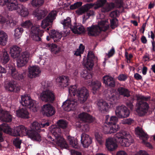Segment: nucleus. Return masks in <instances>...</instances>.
<instances>
[{
    "instance_id": "3",
    "label": "nucleus",
    "mask_w": 155,
    "mask_h": 155,
    "mask_svg": "<svg viewBox=\"0 0 155 155\" xmlns=\"http://www.w3.org/2000/svg\"><path fill=\"white\" fill-rule=\"evenodd\" d=\"M49 123L47 122L45 123H41V124L37 122H34L32 124L31 130H29L27 134L29 137L32 140L40 142L41 140V137L39 133L41 130V128L45 127L48 126Z\"/></svg>"
},
{
    "instance_id": "58",
    "label": "nucleus",
    "mask_w": 155,
    "mask_h": 155,
    "mask_svg": "<svg viewBox=\"0 0 155 155\" xmlns=\"http://www.w3.org/2000/svg\"><path fill=\"white\" fill-rule=\"evenodd\" d=\"M150 99V97H146L144 96H141L137 97V101H142L143 102H147L146 101H148Z\"/></svg>"
},
{
    "instance_id": "56",
    "label": "nucleus",
    "mask_w": 155,
    "mask_h": 155,
    "mask_svg": "<svg viewBox=\"0 0 155 155\" xmlns=\"http://www.w3.org/2000/svg\"><path fill=\"white\" fill-rule=\"evenodd\" d=\"M13 143L15 147L17 148L20 149V145L21 143V141L18 138L14 140Z\"/></svg>"
},
{
    "instance_id": "26",
    "label": "nucleus",
    "mask_w": 155,
    "mask_h": 155,
    "mask_svg": "<svg viewBox=\"0 0 155 155\" xmlns=\"http://www.w3.org/2000/svg\"><path fill=\"white\" fill-rule=\"evenodd\" d=\"M0 119L6 122H10L12 120V116L9 112L4 110L0 114Z\"/></svg>"
},
{
    "instance_id": "17",
    "label": "nucleus",
    "mask_w": 155,
    "mask_h": 155,
    "mask_svg": "<svg viewBox=\"0 0 155 155\" xmlns=\"http://www.w3.org/2000/svg\"><path fill=\"white\" fill-rule=\"evenodd\" d=\"M30 54L27 51L21 53L17 62L18 67L24 66L28 62L29 59Z\"/></svg>"
},
{
    "instance_id": "19",
    "label": "nucleus",
    "mask_w": 155,
    "mask_h": 155,
    "mask_svg": "<svg viewBox=\"0 0 155 155\" xmlns=\"http://www.w3.org/2000/svg\"><path fill=\"white\" fill-rule=\"evenodd\" d=\"M42 110L44 114L47 117H50L55 113V110L54 107L50 104H46L43 105L42 107Z\"/></svg>"
},
{
    "instance_id": "32",
    "label": "nucleus",
    "mask_w": 155,
    "mask_h": 155,
    "mask_svg": "<svg viewBox=\"0 0 155 155\" xmlns=\"http://www.w3.org/2000/svg\"><path fill=\"white\" fill-rule=\"evenodd\" d=\"M136 134L139 136L140 138L142 139L143 140H146L148 138V135L144 132L142 129L139 127H137L136 129Z\"/></svg>"
},
{
    "instance_id": "49",
    "label": "nucleus",
    "mask_w": 155,
    "mask_h": 155,
    "mask_svg": "<svg viewBox=\"0 0 155 155\" xmlns=\"http://www.w3.org/2000/svg\"><path fill=\"white\" fill-rule=\"evenodd\" d=\"M81 77L86 79H90L92 76V74L87 72V71H84L82 72Z\"/></svg>"
},
{
    "instance_id": "52",
    "label": "nucleus",
    "mask_w": 155,
    "mask_h": 155,
    "mask_svg": "<svg viewBox=\"0 0 155 155\" xmlns=\"http://www.w3.org/2000/svg\"><path fill=\"white\" fill-rule=\"evenodd\" d=\"M21 25L23 27L28 28L32 26V23L30 21L28 20L22 23Z\"/></svg>"
},
{
    "instance_id": "59",
    "label": "nucleus",
    "mask_w": 155,
    "mask_h": 155,
    "mask_svg": "<svg viewBox=\"0 0 155 155\" xmlns=\"http://www.w3.org/2000/svg\"><path fill=\"white\" fill-rule=\"evenodd\" d=\"M106 2V0H99L97 4V8L101 7L103 6Z\"/></svg>"
},
{
    "instance_id": "40",
    "label": "nucleus",
    "mask_w": 155,
    "mask_h": 155,
    "mask_svg": "<svg viewBox=\"0 0 155 155\" xmlns=\"http://www.w3.org/2000/svg\"><path fill=\"white\" fill-rule=\"evenodd\" d=\"M68 138L70 144L71 145L73 148L75 149L79 148V146L78 145L76 139H74V137L69 136L68 137Z\"/></svg>"
},
{
    "instance_id": "9",
    "label": "nucleus",
    "mask_w": 155,
    "mask_h": 155,
    "mask_svg": "<svg viewBox=\"0 0 155 155\" xmlns=\"http://www.w3.org/2000/svg\"><path fill=\"white\" fill-rule=\"evenodd\" d=\"M94 5V4L91 3L87 4L79 8L76 11V12L79 15H81L86 12V14L84 15V18L87 20L91 16L94 15V13L93 10H89V9L92 8Z\"/></svg>"
},
{
    "instance_id": "28",
    "label": "nucleus",
    "mask_w": 155,
    "mask_h": 155,
    "mask_svg": "<svg viewBox=\"0 0 155 155\" xmlns=\"http://www.w3.org/2000/svg\"><path fill=\"white\" fill-rule=\"evenodd\" d=\"M16 114L18 117L23 118H28L29 113L25 107L20 108L16 111Z\"/></svg>"
},
{
    "instance_id": "22",
    "label": "nucleus",
    "mask_w": 155,
    "mask_h": 155,
    "mask_svg": "<svg viewBox=\"0 0 155 155\" xmlns=\"http://www.w3.org/2000/svg\"><path fill=\"white\" fill-rule=\"evenodd\" d=\"M81 142L84 147H87L91 143V139L89 135L83 133L81 136Z\"/></svg>"
},
{
    "instance_id": "4",
    "label": "nucleus",
    "mask_w": 155,
    "mask_h": 155,
    "mask_svg": "<svg viewBox=\"0 0 155 155\" xmlns=\"http://www.w3.org/2000/svg\"><path fill=\"white\" fill-rule=\"evenodd\" d=\"M115 141L124 146L128 147L133 142V140L129 132L122 130L114 136Z\"/></svg>"
},
{
    "instance_id": "46",
    "label": "nucleus",
    "mask_w": 155,
    "mask_h": 155,
    "mask_svg": "<svg viewBox=\"0 0 155 155\" xmlns=\"http://www.w3.org/2000/svg\"><path fill=\"white\" fill-rule=\"evenodd\" d=\"M115 7V4L113 2H110L107 4L105 7L103 9V12H107L113 9Z\"/></svg>"
},
{
    "instance_id": "8",
    "label": "nucleus",
    "mask_w": 155,
    "mask_h": 155,
    "mask_svg": "<svg viewBox=\"0 0 155 155\" xmlns=\"http://www.w3.org/2000/svg\"><path fill=\"white\" fill-rule=\"evenodd\" d=\"M21 98L20 103L23 106L27 107L34 112L37 111L38 107L37 103L33 101L30 97L25 95L21 96Z\"/></svg>"
},
{
    "instance_id": "25",
    "label": "nucleus",
    "mask_w": 155,
    "mask_h": 155,
    "mask_svg": "<svg viewBox=\"0 0 155 155\" xmlns=\"http://www.w3.org/2000/svg\"><path fill=\"white\" fill-rule=\"evenodd\" d=\"M9 68L11 72L12 76L13 78L18 80H22L23 79L24 73L18 72L16 70L15 68L12 66Z\"/></svg>"
},
{
    "instance_id": "23",
    "label": "nucleus",
    "mask_w": 155,
    "mask_h": 155,
    "mask_svg": "<svg viewBox=\"0 0 155 155\" xmlns=\"http://www.w3.org/2000/svg\"><path fill=\"white\" fill-rule=\"evenodd\" d=\"M103 83L106 85L110 87H114L115 86L114 78L109 75H106L103 78Z\"/></svg>"
},
{
    "instance_id": "64",
    "label": "nucleus",
    "mask_w": 155,
    "mask_h": 155,
    "mask_svg": "<svg viewBox=\"0 0 155 155\" xmlns=\"http://www.w3.org/2000/svg\"><path fill=\"white\" fill-rule=\"evenodd\" d=\"M134 77L137 80H141L142 78L141 76L138 73H135L134 74Z\"/></svg>"
},
{
    "instance_id": "50",
    "label": "nucleus",
    "mask_w": 155,
    "mask_h": 155,
    "mask_svg": "<svg viewBox=\"0 0 155 155\" xmlns=\"http://www.w3.org/2000/svg\"><path fill=\"white\" fill-rule=\"evenodd\" d=\"M81 77L86 79H90L92 76V74L87 72V71H84L82 72Z\"/></svg>"
},
{
    "instance_id": "5",
    "label": "nucleus",
    "mask_w": 155,
    "mask_h": 155,
    "mask_svg": "<svg viewBox=\"0 0 155 155\" xmlns=\"http://www.w3.org/2000/svg\"><path fill=\"white\" fill-rule=\"evenodd\" d=\"M51 131L56 140V143L61 147L67 149L68 145L64 139L61 136V129L57 125H53L50 127Z\"/></svg>"
},
{
    "instance_id": "34",
    "label": "nucleus",
    "mask_w": 155,
    "mask_h": 155,
    "mask_svg": "<svg viewBox=\"0 0 155 155\" xmlns=\"http://www.w3.org/2000/svg\"><path fill=\"white\" fill-rule=\"evenodd\" d=\"M91 87L93 91V93L95 94L100 88L101 86V82L98 81H92L91 82Z\"/></svg>"
},
{
    "instance_id": "51",
    "label": "nucleus",
    "mask_w": 155,
    "mask_h": 155,
    "mask_svg": "<svg viewBox=\"0 0 155 155\" xmlns=\"http://www.w3.org/2000/svg\"><path fill=\"white\" fill-rule=\"evenodd\" d=\"M44 2V0H32L31 3L33 6L37 7L43 5Z\"/></svg>"
},
{
    "instance_id": "63",
    "label": "nucleus",
    "mask_w": 155,
    "mask_h": 155,
    "mask_svg": "<svg viewBox=\"0 0 155 155\" xmlns=\"http://www.w3.org/2000/svg\"><path fill=\"white\" fill-rule=\"evenodd\" d=\"M135 155H149V154L146 151L141 150L136 153Z\"/></svg>"
},
{
    "instance_id": "43",
    "label": "nucleus",
    "mask_w": 155,
    "mask_h": 155,
    "mask_svg": "<svg viewBox=\"0 0 155 155\" xmlns=\"http://www.w3.org/2000/svg\"><path fill=\"white\" fill-rule=\"evenodd\" d=\"M67 125L68 123L65 120H60L57 122V125L61 129H65L67 127Z\"/></svg>"
},
{
    "instance_id": "38",
    "label": "nucleus",
    "mask_w": 155,
    "mask_h": 155,
    "mask_svg": "<svg viewBox=\"0 0 155 155\" xmlns=\"http://www.w3.org/2000/svg\"><path fill=\"white\" fill-rule=\"evenodd\" d=\"M61 23L63 25L64 28L67 29L68 28L72 27L71 25V20L69 17H67L66 18L64 19L61 21Z\"/></svg>"
},
{
    "instance_id": "35",
    "label": "nucleus",
    "mask_w": 155,
    "mask_h": 155,
    "mask_svg": "<svg viewBox=\"0 0 155 155\" xmlns=\"http://www.w3.org/2000/svg\"><path fill=\"white\" fill-rule=\"evenodd\" d=\"M117 91L120 95H123L124 97H129L130 96V91L123 87H119Z\"/></svg>"
},
{
    "instance_id": "54",
    "label": "nucleus",
    "mask_w": 155,
    "mask_h": 155,
    "mask_svg": "<svg viewBox=\"0 0 155 155\" xmlns=\"http://www.w3.org/2000/svg\"><path fill=\"white\" fill-rule=\"evenodd\" d=\"M82 4V2H77L74 4L71 5L70 6V8L72 10L76 9L81 6Z\"/></svg>"
},
{
    "instance_id": "7",
    "label": "nucleus",
    "mask_w": 155,
    "mask_h": 155,
    "mask_svg": "<svg viewBox=\"0 0 155 155\" xmlns=\"http://www.w3.org/2000/svg\"><path fill=\"white\" fill-rule=\"evenodd\" d=\"M105 22L101 21L98 24L101 27L96 25H92L91 26L87 27V30L88 35L89 36L96 37L99 35L102 31H105L108 28V27H106L104 29L103 28L105 26Z\"/></svg>"
},
{
    "instance_id": "60",
    "label": "nucleus",
    "mask_w": 155,
    "mask_h": 155,
    "mask_svg": "<svg viewBox=\"0 0 155 155\" xmlns=\"http://www.w3.org/2000/svg\"><path fill=\"white\" fill-rule=\"evenodd\" d=\"M41 84L42 87L44 89H46L48 87L50 86V83H48V81H43L41 83Z\"/></svg>"
},
{
    "instance_id": "20",
    "label": "nucleus",
    "mask_w": 155,
    "mask_h": 155,
    "mask_svg": "<svg viewBox=\"0 0 155 155\" xmlns=\"http://www.w3.org/2000/svg\"><path fill=\"white\" fill-rule=\"evenodd\" d=\"M71 30L74 34L78 35L84 33L85 32L84 27L79 24L75 23L74 25L71 27Z\"/></svg>"
},
{
    "instance_id": "48",
    "label": "nucleus",
    "mask_w": 155,
    "mask_h": 155,
    "mask_svg": "<svg viewBox=\"0 0 155 155\" xmlns=\"http://www.w3.org/2000/svg\"><path fill=\"white\" fill-rule=\"evenodd\" d=\"M9 127L10 128V130L8 131L7 130L6 131L8 132V133L10 132L11 135L13 136H18L20 135L16 127L13 130H12L9 126Z\"/></svg>"
},
{
    "instance_id": "31",
    "label": "nucleus",
    "mask_w": 155,
    "mask_h": 155,
    "mask_svg": "<svg viewBox=\"0 0 155 155\" xmlns=\"http://www.w3.org/2000/svg\"><path fill=\"white\" fill-rule=\"evenodd\" d=\"M59 85L63 87H66L69 85V78L66 76H60L58 79Z\"/></svg>"
},
{
    "instance_id": "53",
    "label": "nucleus",
    "mask_w": 155,
    "mask_h": 155,
    "mask_svg": "<svg viewBox=\"0 0 155 155\" xmlns=\"http://www.w3.org/2000/svg\"><path fill=\"white\" fill-rule=\"evenodd\" d=\"M118 20L116 18H113L110 20V27L112 29H114L117 27V23Z\"/></svg>"
},
{
    "instance_id": "29",
    "label": "nucleus",
    "mask_w": 155,
    "mask_h": 155,
    "mask_svg": "<svg viewBox=\"0 0 155 155\" xmlns=\"http://www.w3.org/2000/svg\"><path fill=\"white\" fill-rule=\"evenodd\" d=\"M106 145L109 150L113 151L117 147V144L111 138H108L106 140Z\"/></svg>"
},
{
    "instance_id": "55",
    "label": "nucleus",
    "mask_w": 155,
    "mask_h": 155,
    "mask_svg": "<svg viewBox=\"0 0 155 155\" xmlns=\"http://www.w3.org/2000/svg\"><path fill=\"white\" fill-rule=\"evenodd\" d=\"M134 100V98L131 97L129 99L127 102V106L131 110H132L133 108V103Z\"/></svg>"
},
{
    "instance_id": "13",
    "label": "nucleus",
    "mask_w": 155,
    "mask_h": 155,
    "mask_svg": "<svg viewBox=\"0 0 155 155\" xmlns=\"http://www.w3.org/2000/svg\"><path fill=\"white\" fill-rule=\"evenodd\" d=\"M44 31L41 30L39 27L32 26L31 28V38L35 41H40L41 40V37L43 35Z\"/></svg>"
},
{
    "instance_id": "11",
    "label": "nucleus",
    "mask_w": 155,
    "mask_h": 155,
    "mask_svg": "<svg viewBox=\"0 0 155 155\" xmlns=\"http://www.w3.org/2000/svg\"><path fill=\"white\" fill-rule=\"evenodd\" d=\"M149 108V104L147 102L137 101L136 110L139 116H143L147 113Z\"/></svg>"
},
{
    "instance_id": "30",
    "label": "nucleus",
    "mask_w": 155,
    "mask_h": 155,
    "mask_svg": "<svg viewBox=\"0 0 155 155\" xmlns=\"http://www.w3.org/2000/svg\"><path fill=\"white\" fill-rule=\"evenodd\" d=\"M51 38H52L54 42L59 41L62 37L61 34L58 32L54 30H51L49 33Z\"/></svg>"
},
{
    "instance_id": "27",
    "label": "nucleus",
    "mask_w": 155,
    "mask_h": 155,
    "mask_svg": "<svg viewBox=\"0 0 155 155\" xmlns=\"http://www.w3.org/2000/svg\"><path fill=\"white\" fill-rule=\"evenodd\" d=\"M97 105L99 110L102 113H105L108 111L109 106L106 101L100 100L98 101Z\"/></svg>"
},
{
    "instance_id": "42",
    "label": "nucleus",
    "mask_w": 155,
    "mask_h": 155,
    "mask_svg": "<svg viewBox=\"0 0 155 155\" xmlns=\"http://www.w3.org/2000/svg\"><path fill=\"white\" fill-rule=\"evenodd\" d=\"M18 130L20 135L22 134H25L27 135L29 130L23 125H20L16 127Z\"/></svg>"
},
{
    "instance_id": "24",
    "label": "nucleus",
    "mask_w": 155,
    "mask_h": 155,
    "mask_svg": "<svg viewBox=\"0 0 155 155\" xmlns=\"http://www.w3.org/2000/svg\"><path fill=\"white\" fill-rule=\"evenodd\" d=\"M40 73L39 68L38 66H33L29 68L28 76L31 78L38 76Z\"/></svg>"
},
{
    "instance_id": "18",
    "label": "nucleus",
    "mask_w": 155,
    "mask_h": 155,
    "mask_svg": "<svg viewBox=\"0 0 155 155\" xmlns=\"http://www.w3.org/2000/svg\"><path fill=\"white\" fill-rule=\"evenodd\" d=\"M94 55L92 51H89L88 53L87 58L86 61L84 62L83 64L87 68H92L94 65Z\"/></svg>"
},
{
    "instance_id": "10",
    "label": "nucleus",
    "mask_w": 155,
    "mask_h": 155,
    "mask_svg": "<svg viewBox=\"0 0 155 155\" xmlns=\"http://www.w3.org/2000/svg\"><path fill=\"white\" fill-rule=\"evenodd\" d=\"M78 118L80 120L84 122V123L81 125V127L83 128V130L87 131L89 130V125L87 123H90L94 120L93 117L89 114L84 112H82L78 115Z\"/></svg>"
},
{
    "instance_id": "12",
    "label": "nucleus",
    "mask_w": 155,
    "mask_h": 155,
    "mask_svg": "<svg viewBox=\"0 0 155 155\" xmlns=\"http://www.w3.org/2000/svg\"><path fill=\"white\" fill-rule=\"evenodd\" d=\"M56 15V12H50L46 18L44 19L42 21L41 24V28L45 29L47 27L50 26L48 27L45 31L48 32L49 28H51V26L52 24L53 20L54 19Z\"/></svg>"
},
{
    "instance_id": "21",
    "label": "nucleus",
    "mask_w": 155,
    "mask_h": 155,
    "mask_svg": "<svg viewBox=\"0 0 155 155\" xmlns=\"http://www.w3.org/2000/svg\"><path fill=\"white\" fill-rule=\"evenodd\" d=\"M21 51V48L16 45H13L10 48V54L12 58H15L19 56Z\"/></svg>"
},
{
    "instance_id": "62",
    "label": "nucleus",
    "mask_w": 155,
    "mask_h": 155,
    "mask_svg": "<svg viewBox=\"0 0 155 155\" xmlns=\"http://www.w3.org/2000/svg\"><path fill=\"white\" fill-rule=\"evenodd\" d=\"M115 51L114 48L112 47V48L108 51V52L107 54V55L109 58L112 57L114 54Z\"/></svg>"
},
{
    "instance_id": "1",
    "label": "nucleus",
    "mask_w": 155,
    "mask_h": 155,
    "mask_svg": "<svg viewBox=\"0 0 155 155\" xmlns=\"http://www.w3.org/2000/svg\"><path fill=\"white\" fill-rule=\"evenodd\" d=\"M68 91L70 96L62 105L64 110L67 111L75 109V107L78 105V101L81 103H84L89 95L88 91L85 87L78 88L76 85L69 87Z\"/></svg>"
},
{
    "instance_id": "47",
    "label": "nucleus",
    "mask_w": 155,
    "mask_h": 155,
    "mask_svg": "<svg viewBox=\"0 0 155 155\" xmlns=\"http://www.w3.org/2000/svg\"><path fill=\"white\" fill-rule=\"evenodd\" d=\"M95 136L97 143L100 144H101L104 141L102 134L100 133L97 132L95 133Z\"/></svg>"
},
{
    "instance_id": "61",
    "label": "nucleus",
    "mask_w": 155,
    "mask_h": 155,
    "mask_svg": "<svg viewBox=\"0 0 155 155\" xmlns=\"http://www.w3.org/2000/svg\"><path fill=\"white\" fill-rule=\"evenodd\" d=\"M133 122V120L131 118H129L128 119L124 120L122 121V123L123 124L130 125Z\"/></svg>"
},
{
    "instance_id": "6",
    "label": "nucleus",
    "mask_w": 155,
    "mask_h": 155,
    "mask_svg": "<svg viewBox=\"0 0 155 155\" xmlns=\"http://www.w3.org/2000/svg\"><path fill=\"white\" fill-rule=\"evenodd\" d=\"M118 118L115 116H112L110 117L109 115L106 116L105 123L109 126L106 133H114L118 130L119 127L116 124Z\"/></svg>"
},
{
    "instance_id": "45",
    "label": "nucleus",
    "mask_w": 155,
    "mask_h": 155,
    "mask_svg": "<svg viewBox=\"0 0 155 155\" xmlns=\"http://www.w3.org/2000/svg\"><path fill=\"white\" fill-rule=\"evenodd\" d=\"M24 31L23 29L21 27H18L15 30L14 36L17 38H19L21 35Z\"/></svg>"
},
{
    "instance_id": "37",
    "label": "nucleus",
    "mask_w": 155,
    "mask_h": 155,
    "mask_svg": "<svg viewBox=\"0 0 155 155\" xmlns=\"http://www.w3.org/2000/svg\"><path fill=\"white\" fill-rule=\"evenodd\" d=\"M46 47L49 48L53 53L55 54L58 53L60 51L59 48L56 44L48 43L46 45Z\"/></svg>"
},
{
    "instance_id": "14",
    "label": "nucleus",
    "mask_w": 155,
    "mask_h": 155,
    "mask_svg": "<svg viewBox=\"0 0 155 155\" xmlns=\"http://www.w3.org/2000/svg\"><path fill=\"white\" fill-rule=\"evenodd\" d=\"M40 98L43 101L52 103L54 100L55 96L52 91L46 90L41 94Z\"/></svg>"
},
{
    "instance_id": "36",
    "label": "nucleus",
    "mask_w": 155,
    "mask_h": 155,
    "mask_svg": "<svg viewBox=\"0 0 155 155\" xmlns=\"http://www.w3.org/2000/svg\"><path fill=\"white\" fill-rule=\"evenodd\" d=\"M10 128L8 124L6 123H3L1 125H0V142H2L3 141L2 138V131L6 132V130H10Z\"/></svg>"
},
{
    "instance_id": "57",
    "label": "nucleus",
    "mask_w": 155,
    "mask_h": 155,
    "mask_svg": "<svg viewBox=\"0 0 155 155\" xmlns=\"http://www.w3.org/2000/svg\"><path fill=\"white\" fill-rule=\"evenodd\" d=\"M127 75L124 74H119L117 78L118 80L120 81H125L127 79Z\"/></svg>"
},
{
    "instance_id": "2",
    "label": "nucleus",
    "mask_w": 155,
    "mask_h": 155,
    "mask_svg": "<svg viewBox=\"0 0 155 155\" xmlns=\"http://www.w3.org/2000/svg\"><path fill=\"white\" fill-rule=\"evenodd\" d=\"M3 4L6 6L7 9L9 11L17 10L20 15L25 17L29 14L28 9L25 6L18 3L17 0H2Z\"/></svg>"
},
{
    "instance_id": "15",
    "label": "nucleus",
    "mask_w": 155,
    "mask_h": 155,
    "mask_svg": "<svg viewBox=\"0 0 155 155\" xmlns=\"http://www.w3.org/2000/svg\"><path fill=\"white\" fill-rule=\"evenodd\" d=\"M115 113L117 117L120 118H126L129 116L130 111L125 106L122 105L117 107Z\"/></svg>"
},
{
    "instance_id": "16",
    "label": "nucleus",
    "mask_w": 155,
    "mask_h": 155,
    "mask_svg": "<svg viewBox=\"0 0 155 155\" xmlns=\"http://www.w3.org/2000/svg\"><path fill=\"white\" fill-rule=\"evenodd\" d=\"M4 87L7 90L10 92H18L20 90V88L17 84L16 82L14 80L6 81Z\"/></svg>"
},
{
    "instance_id": "41",
    "label": "nucleus",
    "mask_w": 155,
    "mask_h": 155,
    "mask_svg": "<svg viewBox=\"0 0 155 155\" xmlns=\"http://www.w3.org/2000/svg\"><path fill=\"white\" fill-rule=\"evenodd\" d=\"M1 62L3 64H5L7 63L10 60L9 54L7 52L4 51L1 58Z\"/></svg>"
},
{
    "instance_id": "44",
    "label": "nucleus",
    "mask_w": 155,
    "mask_h": 155,
    "mask_svg": "<svg viewBox=\"0 0 155 155\" xmlns=\"http://www.w3.org/2000/svg\"><path fill=\"white\" fill-rule=\"evenodd\" d=\"M85 49L84 46L82 44H80L79 48L77 49L74 53V55L77 56H81V54L83 53Z\"/></svg>"
},
{
    "instance_id": "33",
    "label": "nucleus",
    "mask_w": 155,
    "mask_h": 155,
    "mask_svg": "<svg viewBox=\"0 0 155 155\" xmlns=\"http://www.w3.org/2000/svg\"><path fill=\"white\" fill-rule=\"evenodd\" d=\"M8 36L7 34L3 31H0V45H5L7 42Z\"/></svg>"
},
{
    "instance_id": "39",
    "label": "nucleus",
    "mask_w": 155,
    "mask_h": 155,
    "mask_svg": "<svg viewBox=\"0 0 155 155\" xmlns=\"http://www.w3.org/2000/svg\"><path fill=\"white\" fill-rule=\"evenodd\" d=\"M47 12L45 10H38L35 12V15L38 20H41L44 18L47 15Z\"/></svg>"
}]
</instances>
